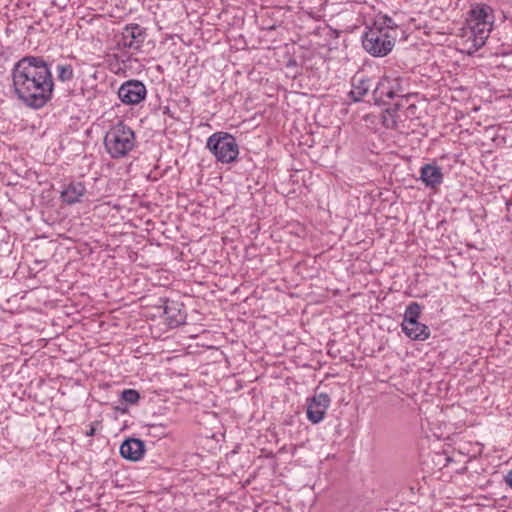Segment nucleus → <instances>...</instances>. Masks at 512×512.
I'll return each mask as SVG.
<instances>
[{"instance_id":"nucleus-1","label":"nucleus","mask_w":512,"mask_h":512,"mask_svg":"<svg viewBox=\"0 0 512 512\" xmlns=\"http://www.w3.org/2000/svg\"><path fill=\"white\" fill-rule=\"evenodd\" d=\"M11 79L15 97L28 108L41 109L53 98L54 78L42 57H22L11 69Z\"/></svg>"},{"instance_id":"nucleus-2","label":"nucleus","mask_w":512,"mask_h":512,"mask_svg":"<svg viewBox=\"0 0 512 512\" xmlns=\"http://www.w3.org/2000/svg\"><path fill=\"white\" fill-rule=\"evenodd\" d=\"M136 145L135 133L123 121L111 126L104 137V146L113 159L126 157Z\"/></svg>"},{"instance_id":"nucleus-3","label":"nucleus","mask_w":512,"mask_h":512,"mask_svg":"<svg viewBox=\"0 0 512 512\" xmlns=\"http://www.w3.org/2000/svg\"><path fill=\"white\" fill-rule=\"evenodd\" d=\"M206 148L216 160L222 164H230L237 160L239 146L236 138L228 132H215L208 137Z\"/></svg>"},{"instance_id":"nucleus-4","label":"nucleus","mask_w":512,"mask_h":512,"mask_svg":"<svg viewBox=\"0 0 512 512\" xmlns=\"http://www.w3.org/2000/svg\"><path fill=\"white\" fill-rule=\"evenodd\" d=\"M396 35L390 30L371 26L362 36L363 48L374 57H384L394 47Z\"/></svg>"},{"instance_id":"nucleus-5","label":"nucleus","mask_w":512,"mask_h":512,"mask_svg":"<svg viewBox=\"0 0 512 512\" xmlns=\"http://www.w3.org/2000/svg\"><path fill=\"white\" fill-rule=\"evenodd\" d=\"M117 94L122 103L136 105L146 98L147 89L139 80H128L119 87Z\"/></svg>"},{"instance_id":"nucleus-6","label":"nucleus","mask_w":512,"mask_h":512,"mask_svg":"<svg viewBox=\"0 0 512 512\" xmlns=\"http://www.w3.org/2000/svg\"><path fill=\"white\" fill-rule=\"evenodd\" d=\"M402 81L400 77H385L381 79L372 91L374 101H381L383 96L390 99L403 96L405 90L402 86Z\"/></svg>"},{"instance_id":"nucleus-7","label":"nucleus","mask_w":512,"mask_h":512,"mask_svg":"<svg viewBox=\"0 0 512 512\" xmlns=\"http://www.w3.org/2000/svg\"><path fill=\"white\" fill-rule=\"evenodd\" d=\"M330 402L331 399L326 393L315 394L307 399V419L313 424L321 422L330 406Z\"/></svg>"},{"instance_id":"nucleus-8","label":"nucleus","mask_w":512,"mask_h":512,"mask_svg":"<svg viewBox=\"0 0 512 512\" xmlns=\"http://www.w3.org/2000/svg\"><path fill=\"white\" fill-rule=\"evenodd\" d=\"M146 39V29L132 23L125 26L122 32V45L125 48L139 50Z\"/></svg>"},{"instance_id":"nucleus-9","label":"nucleus","mask_w":512,"mask_h":512,"mask_svg":"<svg viewBox=\"0 0 512 512\" xmlns=\"http://www.w3.org/2000/svg\"><path fill=\"white\" fill-rule=\"evenodd\" d=\"M145 452L144 441L138 438H128L120 445V454L123 458L130 461H139Z\"/></svg>"},{"instance_id":"nucleus-10","label":"nucleus","mask_w":512,"mask_h":512,"mask_svg":"<svg viewBox=\"0 0 512 512\" xmlns=\"http://www.w3.org/2000/svg\"><path fill=\"white\" fill-rule=\"evenodd\" d=\"M352 89L349 92V97L352 102H360L368 94L372 87V79L363 74H356L351 79Z\"/></svg>"},{"instance_id":"nucleus-11","label":"nucleus","mask_w":512,"mask_h":512,"mask_svg":"<svg viewBox=\"0 0 512 512\" xmlns=\"http://www.w3.org/2000/svg\"><path fill=\"white\" fill-rule=\"evenodd\" d=\"M420 179L426 187L436 188L443 182V173L436 164H425L421 167Z\"/></svg>"},{"instance_id":"nucleus-12","label":"nucleus","mask_w":512,"mask_h":512,"mask_svg":"<svg viewBox=\"0 0 512 512\" xmlns=\"http://www.w3.org/2000/svg\"><path fill=\"white\" fill-rule=\"evenodd\" d=\"M86 193V187L82 182H70L61 192V199L68 205L81 202Z\"/></svg>"},{"instance_id":"nucleus-13","label":"nucleus","mask_w":512,"mask_h":512,"mask_svg":"<svg viewBox=\"0 0 512 512\" xmlns=\"http://www.w3.org/2000/svg\"><path fill=\"white\" fill-rule=\"evenodd\" d=\"M401 329L408 338L414 341H425L430 337L429 327L419 321L414 325H401Z\"/></svg>"},{"instance_id":"nucleus-14","label":"nucleus","mask_w":512,"mask_h":512,"mask_svg":"<svg viewBox=\"0 0 512 512\" xmlns=\"http://www.w3.org/2000/svg\"><path fill=\"white\" fill-rule=\"evenodd\" d=\"M490 7L487 5H478L471 10V20L470 22H476V28L478 26H490V21L488 20Z\"/></svg>"},{"instance_id":"nucleus-15","label":"nucleus","mask_w":512,"mask_h":512,"mask_svg":"<svg viewBox=\"0 0 512 512\" xmlns=\"http://www.w3.org/2000/svg\"><path fill=\"white\" fill-rule=\"evenodd\" d=\"M422 307L417 302H411L405 309L401 325H414L420 318Z\"/></svg>"},{"instance_id":"nucleus-16","label":"nucleus","mask_w":512,"mask_h":512,"mask_svg":"<svg viewBox=\"0 0 512 512\" xmlns=\"http://www.w3.org/2000/svg\"><path fill=\"white\" fill-rule=\"evenodd\" d=\"M164 313L167 315L168 319L171 320V324L178 326L183 323L184 318L181 315V310L178 308V303H175V307L165 306Z\"/></svg>"},{"instance_id":"nucleus-17","label":"nucleus","mask_w":512,"mask_h":512,"mask_svg":"<svg viewBox=\"0 0 512 512\" xmlns=\"http://www.w3.org/2000/svg\"><path fill=\"white\" fill-rule=\"evenodd\" d=\"M372 26H378V28L390 30L392 35L397 36L398 26L387 15L378 17Z\"/></svg>"},{"instance_id":"nucleus-18","label":"nucleus","mask_w":512,"mask_h":512,"mask_svg":"<svg viewBox=\"0 0 512 512\" xmlns=\"http://www.w3.org/2000/svg\"><path fill=\"white\" fill-rule=\"evenodd\" d=\"M56 72L57 79L62 82L71 81L74 77L73 67L70 64H58Z\"/></svg>"},{"instance_id":"nucleus-19","label":"nucleus","mask_w":512,"mask_h":512,"mask_svg":"<svg viewBox=\"0 0 512 512\" xmlns=\"http://www.w3.org/2000/svg\"><path fill=\"white\" fill-rule=\"evenodd\" d=\"M471 29L476 39L480 40L481 44L484 43L485 39L488 38L490 32V26H478L476 28V22H470Z\"/></svg>"},{"instance_id":"nucleus-20","label":"nucleus","mask_w":512,"mask_h":512,"mask_svg":"<svg viewBox=\"0 0 512 512\" xmlns=\"http://www.w3.org/2000/svg\"><path fill=\"white\" fill-rule=\"evenodd\" d=\"M122 399L128 404H136L140 399V394L134 389H125L121 393Z\"/></svg>"},{"instance_id":"nucleus-21","label":"nucleus","mask_w":512,"mask_h":512,"mask_svg":"<svg viewBox=\"0 0 512 512\" xmlns=\"http://www.w3.org/2000/svg\"><path fill=\"white\" fill-rule=\"evenodd\" d=\"M95 432H96V428H95V424H90L89 425V429L85 432L86 436H94L95 435Z\"/></svg>"},{"instance_id":"nucleus-22","label":"nucleus","mask_w":512,"mask_h":512,"mask_svg":"<svg viewBox=\"0 0 512 512\" xmlns=\"http://www.w3.org/2000/svg\"><path fill=\"white\" fill-rule=\"evenodd\" d=\"M505 483L512 489V470L504 477Z\"/></svg>"}]
</instances>
